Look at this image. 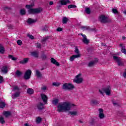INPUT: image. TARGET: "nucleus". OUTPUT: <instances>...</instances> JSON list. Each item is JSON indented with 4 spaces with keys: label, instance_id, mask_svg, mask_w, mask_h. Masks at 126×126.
Instances as JSON below:
<instances>
[{
    "label": "nucleus",
    "instance_id": "17",
    "mask_svg": "<svg viewBox=\"0 0 126 126\" xmlns=\"http://www.w3.org/2000/svg\"><path fill=\"white\" fill-rule=\"evenodd\" d=\"M51 63L57 65V66H60V64L59 63V62H57V60H56V59H55L54 58H51Z\"/></svg>",
    "mask_w": 126,
    "mask_h": 126
},
{
    "label": "nucleus",
    "instance_id": "35",
    "mask_svg": "<svg viewBox=\"0 0 126 126\" xmlns=\"http://www.w3.org/2000/svg\"><path fill=\"white\" fill-rule=\"evenodd\" d=\"M58 103H59V99H56L52 101V104L54 105H58Z\"/></svg>",
    "mask_w": 126,
    "mask_h": 126
},
{
    "label": "nucleus",
    "instance_id": "58",
    "mask_svg": "<svg viewBox=\"0 0 126 126\" xmlns=\"http://www.w3.org/2000/svg\"><path fill=\"white\" fill-rule=\"evenodd\" d=\"M125 14H126V10L124 11Z\"/></svg>",
    "mask_w": 126,
    "mask_h": 126
},
{
    "label": "nucleus",
    "instance_id": "16",
    "mask_svg": "<svg viewBox=\"0 0 126 126\" xmlns=\"http://www.w3.org/2000/svg\"><path fill=\"white\" fill-rule=\"evenodd\" d=\"M98 63V59H95L93 61H91L89 63L88 66H90V67L93 66V65H94L95 63Z\"/></svg>",
    "mask_w": 126,
    "mask_h": 126
},
{
    "label": "nucleus",
    "instance_id": "48",
    "mask_svg": "<svg viewBox=\"0 0 126 126\" xmlns=\"http://www.w3.org/2000/svg\"><path fill=\"white\" fill-rule=\"evenodd\" d=\"M41 90H43V91L47 90V87L46 86H44L43 87H42Z\"/></svg>",
    "mask_w": 126,
    "mask_h": 126
},
{
    "label": "nucleus",
    "instance_id": "46",
    "mask_svg": "<svg viewBox=\"0 0 126 126\" xmlns=\"http://www.w3.org/2000/svg\"><path fill=\"white\" fill-rule=\"evenodd\" d=\"M37 48H39V49L41 48V47H42V46L41 45V44L39 43H37L35 44Z\"/></svg>",
    "mask_w": 126,
    "mask_h": 126
},
{
    "label": "nucleus",
    "instance_id": "47",
    "mask_svg": "<svg viewBox=\"0 0 126 126\" xmlns=\"http://www.w3.org/2000/svg\"><path fill=\"white\" fill-rule=\"evenodd\" d=\"M3 82V77L0 76V83H2Z\"/></svg>",
    "mask_w": 126,
    "mask_h": 126
},
{
    "label": "nucleus",
    "instance_id": "8",
    "mask_svg": "<svg viewBox=\"0 0 126 126\" xmlns=\"http://www.w3.org/2000/svg\"><path fill=\"white\" fill-rule=\"evenodd\" d=\"M80 76H81V74H78L77 76H76L75 79H74V82H75V83H77L78 84L82 83L83 78Z\"/></svg>",
    "mask_w": 126,
    "mask_h": 126
},
{
    "label": "nucleus",
    "instance_id": "10",
    "mask_svg": "<svg viewBox=\"0 0 126 126\" xmlns=\"http://www.w3.org/2000/svg\"><path fill=\"white\" fill-rule=\"evenodd\" d=\"M99 20L102 23H107V22H108V17L103 15L99 16Z\"/></svg>",
    "mask_w": 126,
    "mask_h": 126
},
{
    "label": "nucleus",
    "instance_id": "19",
    "mask_svg": "<svg viewBox=\"0 0 126 126\" xmlns=\"http://www.w3.org/2000/svg\"><path fill=\"white\" fill-rule=\"evenodd\" d=\"M32 56V57H34V58H39V52L38 51H33L31 53Z\"/></svg>",
    "mask_w": 126,
    "mask_h": 126
},
{
    "label": "nucleus",
    "instance_id": "5",
    "mask_svg": "<svg viewBox=\"0 0 126 126\" xmlns=\"http://www.w3.org/2000/svg\"><path fill=\"white\" fill-rule=\"evenodd\" d=\"M64 90H72L74 89V86L72 84L70 83H64L62 87Z\"/></svg>",
    "mask_w": 126,
    "mask_h": 126
},
{
    "label": "nucleus",
    "instance_id": "34",
    "mask_svg": "<svg viewBox=\"0 0 126 126\" xmlns=\"http://www.w3.org/2000/svg\"><path fill=\"white\" fill-rule=\"evenodd\" d=\"M85 12L87 14H90L91 13V10H90V8H86Z\"/></svg>",
    "mask_w": 126,
    "mask_h": 126
},
{
    "label": "nucleus",
    "instance_id": "56",
    "mask_svg": "<svg viewBox=\"0 0 126 126\" xmlns=\"http://www.w3.org/2000/svg\"><path fill=\"white\" fill-rule=\"evenodd\" d=\"M122 39H123V40H126V37L123 36Z\"/></svg>",
    "mask_w": 126,
    "mask_h": 126
},
{
    "label": "nucleus",
    "instance_id": "23",
    "mask_svg": "<svg viewBox=\"0 0 126 126\" xmlns=\"http://www.w3.org/2000/svg\"><path fill=\"white\" fill-rule=\"evenodd\" d=\"M28 61H29V59L25 58L23 61L20 62V63H21L22 64H24L25 63H28Z\"/></svg>",
    "mask_w": 126,
    "mask_h": 126
},
{
    "label": "nucleus",
    "instance_id": "11",
    "mask_svg": "<svg viewBox=\"0 0 126 126\" xmlns=\"http://www.w3.org/2000/svg\"><path fill=\"white\" fill-rule=\"evenodd\" d=\"M80 35L83 37V39L82 40L83 43L86 44H88L90 41L89 39H87V36H86L85 34H82V33H81Z\"/></svg>",
    "mask_w": 126,
    "mask_h": 126
},
{
    "label": "nucleus",
    "instance_id": "38",
    "mask_svg": "<svg viewBox=\"0 0 126 126\" xmlns=\"http://www.w3.org/2000/svg\"><path fill=\"white\" fill-rule=\"evenodd\" d=\"M52 85L53 86H60L61 85V83H59V82H53L52 83Z\"/></svg>",
    "mask_w": 126,
    "mask_h": 126
},
{
    "label": "nucleus",
    "instance_id": "51",
    "mask_svg": "<svg viewBox=\"0 0 126 126\" xmlns=\"http://www.w3.org/2000/svg\"><path fill=\"white\" fill-rule=\"evenodd\" d=\"M57 31H58V32H61L63 31V29L61 28H58L57 29Z\"/></svg>",
    "mask_w": 126,
    "mask_h": 126
},
{
    "label": "nucleus",
    "instance_id": "26",
    "mask_svg": "<svg viewBox=\"0 0 126 126\" xmlns=\"http://www.w3.org/2000/svg\"><path fill=\"white\" fill-rule=\"evenodd\" d=\"M91 104H92V105H97L99 104V101L96 100H92L91 101Z\"/></svg>",
    "mask_w": 126,
    "mask_h": 126
},
{
    "label": "nucleus",
    "instance_id": "25",
    "mask_svg": "<svg viewBox=\"0 0 126 126\" xmlns=\"http://www.w3.org/2000/svg\"><path fill=\"white\" fill-rule=\"evenodd\" d=\"M4 48L3 46L0 44V54H4Z\"/></svg>",
    "mask_w": 126,
    "mask_h": 126
},
{
    "label": "nucleus",
    "instance_id": "13",
    "mask_svg": "<svg viewBox=\"0 0 126 126\" xmlns=\"http://www.w3.org/2000/svg\"><path fill=\"white\" fill-rule=\"evenodd\" d=\"M99 114H98V117L100 119H104L105 118V115H104L103 112L104 110L102 108L99 109Z\"/></svg>",
    "mask_w": 126,
    "mask_h": 126
},
{
    "label": "nucleus",
    "instance_id": "57",
    "mask_svg": "<svg viewBox=\"0 0 126 126\" xmlns=\"http://www.w3.org/2000/svg\"><path fill=\"white\" fill-rule=\"evenodd\" d=\"M60 7H61V6H58L57 7L58 9H60Z\"/></svg>",
    "mask_w": 126,
    "mask_h": 126
},
{
    "label": "nucleus",
    "instance_id": "45",
    "mask_svg": "<svg viewBox=\"0 0 126 126\" xmlns=\"http://www.w3.org/2000/svg\"><path fill=\"white\" fill-rule=\"evenodd\" d=\"M112 12L113 13H118V10L117 9L113 8L112 9Z\"/></svg>",
    "mask_w": 126,
    "mask_h": 126
},
{
    "label": "nucleus",
    "instance_id": "31",
    "mask_svg": "<svg viewBox=\"0 0 126 126\" xmlns=\"http://www.w3.org/2000/svg\"><path fill=\"white\" fill-rule=\"evenodd\" d=\"M47 28H48V27H47V26H45L44 27H42L41 30L43 32H47V31H48Z\"/></svg>",
    "mask_w": 126,
    "mask_h": 126
},
{
    "label": "nucleus",
    "instance_id": "53",
    "mask_svg": "<svg viewBox=\"0 0 126 126\" xmlns=\"http://www.w3.org/2000/svg\"><path fill=\"white\" fill-rule=\"evenodd\" d=\"M49 4L50 5H53V4H54V2L53 1H51L49 2Z\"/></svg>",
    "mask_w": 126,
    "mask_h": 126
},
{
    "label": "nucleus",
    "instance_id": "12",
    "mask_svg": "<svg viewBox=\"0 0 126 126\" xmlns=\"http://www.w3.org/2000/svg\"><path fill=\"white\" fill-rule=\"evenodd\" d=\"M8 68H9V66L4 65L1 68V71L3 73L6 74L8 72Z\"/></svg>",
    "mask_w": 126,
    "mask_h": 126
},
{
    "label": "nucleus",
    "instance_id": "29",
    "mask_svg": "<svg viewBox=\"0 0 126 126\" xmlns=\"http://www.w3.org/2000/svg\"><path fill=\"white\" fill-rule=\"evenodd\" d=\"M3 115L6 117V118H7V117H9V116H10V112L9 111H5L3 113Z\"/></svg>",
    "mask_w": 126,
    "mask_h": 126
},
{
    "label": "nucleus",
    "instance_id": "59",
    "mask_svg": "<svg viewBox=\"0 0 126 126\" xmlns=\"http://www.w3.org/2000/svg\"><path fill=\"white\" fill-rule=\"evenodd\" d=\"M115 105H116V103H114Z\"/></svg>",
    "mask_w": 126,
    "mask_h": 126
},
{
    "label": "nucleus",
    "instance_id": "44",
    "mask_svg": "<svg viewBox=\"0 0 126 126\" xmlns=\"http://www.w3.org/2000/svg\"><path fill=\"white\" fill-rule=\"evenodd\" d=\"M41 58L42 60H47V55L43 54L42 55Z\"/></svg>",
    "mask_w": 126,
    "mask_h": 126
},
{
    "label": "nucleus",
    "instance_id": "33",
    "mask_svg": "<svg viewBox=\"0 0 126 126\" xmlns=\"http://www.w3.org/2000/svg\"><path fill=\"white\" fill-rule=\"evenodd\" d=\"M36 124H40L42 122V118L40 117H37L36 120Z\"/></svg>",
    "mask_w": 126,
    "mask_h": 126
},
{
    "label": "nucleus",
    "instance_id": "52",
    "mask_svg": "<svg viewBox=\"0 0 126 126\" xmlns=\"http://www.w3.org/2000/svg\"><path fill=\"white\" fill-rule=\"evenodd\" d=\"M126 71H125L124 73H123V77H124V78H126Z\"/></svg>",
    "mask_w": 126,
    "mask_h": 126
},
{
    "label": "nucleus",
    "instance_id": "24",
    "mask_svg": "<svg viewBox=\"0 0 126 126\" xmlns=\"http://www.w3.org/2000/svg\"><path fill=\"white\" fill-rule=\"evenodd\" d=\"M37 21V20H33L32 19L29 18L28 20V23H29V24H32V23H35V22H36Z\"/></svg>",
    "mask_w": 126,
    "mask_h": 126
},
{
    "label": "nucleus",
    "instance_id": "3",
    "mask_svg": "<svg viewBox=\"0 0 126 126\" xmlns=\"http://www.w3.org/2000/svg\"><path fill=\"white\" fill-rule=\"evenodd\" d=\"M113 58L114 61L117 63L118 66H125V63H126V61L116 56H113Z\"/></svg>",
    "mask_w": 126,
    "mask_h": 126
},
{
    "label": "nucleus",
    "instance_id": "4",
    "mask_svg": "<svg viewBox=\"0 0 126 126\" xmlns=\"http://www.w3.org/2000/svg\"><path fill=\"white\" fill-rule=\"evenodd\" d=\"M75 53L76 55H73L72 56L70 57V62H73L74 59H77V58H80V54L79 53V50L77 47H75Z\"/></svg>",
    "mask_w": 126,
    "mask_h": 126
},
{
    "label": "nucleus",
    "instance_id": "32",
    "mask_svg": "<svg viewBox=\"0 0 126 126\" xmlns=\"http://www.w3.org/2000/svg\"><path fill=\"white\" fill-rule=\"evenodd\" d=\"M20 12L21 15H24L25 13H26V11H25V9H21Z\"/></svg>",
    "mask_w": 126,
    "mask_h": 126
},
{
    "label": "nucleus",
    "instance_id": "50",
    "mask_svg": "<svg viewBox=\"0 0 126 126\" xmlns=\"http://www.w3.org/2000/svg\"><path fill=\"white\" fill-rule=\"evenodd\" d=\"M81 28L84 31L88 30V28L87 27H82Z\"/></svg>",
    "mask_w": 126,
    "mask_h": 126
},
{
    "label": "nucleus",
    "instance_id": "1",
    "mask_svg": "<svg viewBox=\"0 0 126 126\" xmlns=\"http://www.w3.org/2000/svg\"><path fill=\"white\" fill-rule=\"evenodd\" d=\"M72 106H74V104L70 103L69 102L65 101L61 103H59L57 108L58 112L61 113V112H67V111H69L70 108Z\"/></svg>",
    "mask_w": 126,
    "mask_h": 126
},
{
    "label": "nucleus",
    "instance_id": "43",
    "mask_svg": "<svg viewBox=\"0 0 126 126\" xmlns=\"http://www.w3.org/2000/svg\"><path fill=\"white\" fill-rule=\"evenodd\" d=\"M17 43L19 46H21L22 45V41L21 40H18L17 41Z\"/></svg>",
    "mask_w": 126,
    "mask_h": 126
},
{
    "label": "nucleus",
    "instance_id": "7",
    "mask_svg": "<svg viewBox=\"0 0 126 126\" xmlns=\"http://www.w3.org/2000/svg\"><path fill=\"white\" fill-rule=\"evenodd\" d=\"M42 10H43V9H42L41 8L35 9L32 8L28 10V12L30 14H35L36 13H40L42 12Z\"/></svg>",
    "mask_w": 126,
    "mask_h": 126
},
{
    "label": "nucleus",
    "instance_id": "21",
    "mask_svg": "<svg viewBox=\"0 0 126 126\" xmlns=\"http://www.w3.org/2000/svg\"><path fill=\"white\" fill-rule=\"evenodd\" d=\"M35 74L38 78L42 77V74L41 73V72L38 70H35Z\"/></svg>",
    "mask_w": 126,
    "mask_h": 126
},
{
    "label": "nucleus",
    "instance_id": "15",
    "mask_svg": "<svg viewBox=\"0 0 126 126\" xmlns=\"http://www.w3.org/2000/svg\"><path fill=\"white\" fill-rule=\"evenodd\" d=\"M41 96L44 103H45V104H47V102H48V96L44 94H41Z\"/></svg>",
    "mask_w": 126,
    "mask_h": 126
},
{
    "label": "nucleus",
    "instance_id": "6",
    "mask_svg": "<svg viewBox=\"0 0 126 126\" xmlns=\"http://www.w3.org/2000/svg\"><path fill=\"white\" fill-rule=\"evenodd\" d=\"M99 92L102 95H104V92L106 95H109L111 94V87H108L102 90H99Z\"/></svg>",
    "mask_w": 126,
    "mask_h": 126
},
{
    "label": "nucleus",
    "instance_id": "22",
    "mask_svg": "<svg viewBox=\"0 0 126 126\" xmlns=\"http://www.w3.org/2000/svg\"><path fill=\"white\" fill-rule=\"evenodd\" d=\"M38 110H43L44 109V104L42 103H39L37 105Z\"/></svg>",
    "mask_w": 126,
    "mask_h": 126
},
{
    "label": "nucleus",
    "instance_id": "30",
    "mask_svg": "<svg viewBox=\"0 0 126 126\" xmlns=\"http://www.w3.org/2000/svg\"><path fill=\"white\" fill-rule=\"evenodd\" d=\"M28 94H32L34 93V90L32 89H28L27 90Z\"/></svg>",
    "mask_w": 126,
    "mask_h": 126
},
{
    "label": "nucleus",
    "instance_id": "54",
    "mask_svg": "<svg viewBox=\"0 0 126 126\" xmlns=\"http://www.w3.org/2000/svg\"><path fill=\"white\" fill-rule=\"evenodd\" d=\"M6 9H10V8H8V7H5L4 8V10H6Z\"/></svg>",
    "mask_w": 126,
    "mask_h": 126
},
{
    "label": "nucleus",
    "instance_id": "20",
    "mask_svg": "<svg viewBox=\"0 0 126 126\" xmlns=\"http://www.w3.org/2000/svg\"><path fill=\"white\" fill-rule=\"evenodd\" d=\"M69 114L71 115V116H77V115H78V112L76 110L70 111Z\"/></svg>",
    "mask_w": 126,
    "mask_h": 126
},
{
    "label": "nucleus",
    "instance_id": "27",
    "mask_svg": "<svg viewBox=\"0 0 126 126\" xmlns=\"http://www.w3.org/2000/svg\"><path fill=\"white\" fill-rule=\"evenodd\" d=\"M67 21H68V19H67V18L64 17L63 19V24H66V23H67Z\"/></svg>",
    "mask_w": 126,
    "mask_h": 126
},
{
    "label": "nucleus",
    "instance_id": "39",
    "mask_svg": "<svg viewBox=\"0 0 126 126\" xmlns=\"http://www.w3.org/2000/svg\"><path fill=\"white\" fill-rule=\"evenodd\" d=\"M76 7V5L73 4H70L68 5V8H75Z\"/></svg>",
    "mask_w": 126,
    "mask_h": 126
},
{
    "label": "nucleus",
    "instance_id": "14",
    "mask_svg": "<svg viewBox=\"0 0 126 126\" xmlns=\"http://www.w3.org/2000/svg\"><path fill=\"white\" fill-rule=\"evenodd\" d=\"M59 2L61 5H66L67 3H70L69 0H60Z\"/></svg>",
    "mask_w": 126,
    "mask_h": 126
},
{
    "label": "nucleus",
    "instance_id": "40",
    "mask_svg": "<svg viewBox=\"0 0 126 126\" xmlns=\"http://www.w3.org/2000/svg\"><path fill=\"white\" fill-rule=\"evenodd\" d=\"M49 39H50V36L44 37L42 40V42H46V41H47Z\"/></svg>",
    "mask_w": 126,
    "mask_h": 126
},
{
    "label": "nucleus",
    "instance_id": "36",
    "mask_svg": "<svg viewBox=\"0 0 126 126\" xmlns=\"http://www.w3.org/2000/svg\"><path fill=\"white\" fill-rule=\"evenodd\" d=\"M5 107V103L3 102H0V108H4Z\"/></svg>",
    "mask_w": 126,
    "mask_h": 126
},
{
    "label": "nucleus",
    "instance_id": "42",
    "mask_svg": "<svg viewBox=\"0 0 126 126\" xmlns=\"http://www.w3.org/2000/svg\"><path fill=\"white\" fill-rule=\"evenodd\" d=\"M8 58L9 59H11L12 61H16V58H15V57H13L12 55H9Z\"/></svg>",
    "mask_w": 126,
    "mask_h": 126
},
{
    "label": "nucleus",
    "instance_id": "9",
    "mask_svg": "<svg viewBox=\"0 0 126 126\" xmlns=\"http://www.w3.org/2000/svg\"><path fill=\"white\" fill-rule=\"evenodd\" d=\"M31 74H32V71H31V70H27L25 73V74L24 75V78H25L26 80H28V79H30V78L31 77Z\"/></svg>",
    "mask_w": 126,
    "mask_h": 126
},
{
    "label": "nucleus",
    "instance_id": "55",
    "mask_svg": "<svg viewBox=\"0 0 126 126\" xmlns=\"http://www.w3.org/2000/svg\"><path fill=\"white\" fill-rule=\"evenodd\" d=\"M79 123H80V124H82L83 123V122L81 120H79Z\"/></svg>",
    "mask_w": 126,
    "mask_h": 126
},
{
    "label": "nucleus",
    "instance_id": "49",
    "mask_svg": "<svg viewBox=\"0 0 126 126\" xmlns=\"http://www.w3.org/2000/svg\"><path fill=\"white\" fill-rule=\"evenodd\" d=\"M28 36L30 38V39H32V40H33V39H34V36L32 35L28 34Z\"/></svg>",
    "mask_w": 126,
    "mask_h": 126
},
{
    "label": "nucleus",
    "instance_id": "37",
    "mask_svg": "<svg viewBox=\"0 0 126 126\" xmlns=\"http://www.w3.org/2000/svg\"><path fill=\"white\" fill-rule=\"evenodd\" d=\"M33 4H30V5H26V8H28V9L30 10L32 8V7H33Z\"/></svg>",
    "mask_w": 126,
    "mask_h": 126
},
{
    "label": "nucleus",
    "instance_id": "41",
    "mask_svg": "<svg viewBox=\"0 0 126 126\" xmlns=\"http://www.w3.org/2000/svg\"><path fill=\"white\" fill-rule=\"evenodd\" d=\"M0 124H4L5 123V122L4 121V119H3V117H0Z\"/></svg>",
    "mask_w": 126,
    "mask_h": 126
},
{
    "label": "nucleus",
    "instance_id": "2",
    "mask_svg": "<svg viewBox=\"0 0 126 126\" xmlns=\"http://www.w3.org/2000/svg\"><path fill=\"white\" fill-rule=\"evenodd\" d=\"M12 92H15L14 94H12V99H15V98H17L20 96V88L18 86H13L12 87Z\"/></svg>",
    "mask_w": 126,
    "mask_h": 126
},
{
    "label": "nucleus",
    "instance_id": "28",
    "mask_svg": "<svg viewBox=\"0 0 126 126\" xmlns=\"http://www.w3.org/2000/svg\"><path fill=\"white\" fill-rule=\"evenodd\" d=\"M15 74L18 77H19L20 76H21V74H22V72H21L20 71L17 70L15 72Z\"/></svg>",
    "mask_w": 126,
    "mask_h": 126
},
{
    "label": "nucleus",
    "instance_id": "18",
    "mask_svg": "<svg viewBox=\"0 0 126 126\" xmlns=\"http://www.w3.org/2000/svg\"><path fill=\"white\" fill-rule=\"evenodd\" d=\"M120 47H121V52L125 55H126V46H124V44H120Z\"/></svg>",
    "mask_w": 126,
    "mask_h": 126
}]
</instances>
